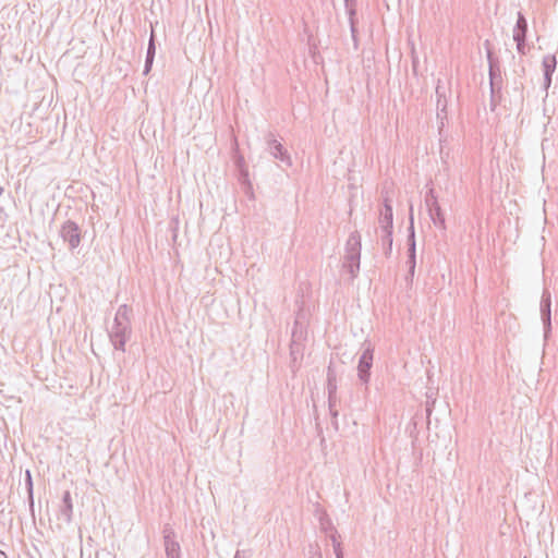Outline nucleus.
I'll return each instance as SVG.
<instances>
[{
    "label": "nucleus",
    "instance_id": "1",
    "mask_svg": "<svg viewBox=\"0 0 558 558\" xmlns=\"http://www.w3.org/2000/svg\"><path fill=\"white\" fill-rule=\"evenodd\" d=\"M63 235L69 241L72 247H75L80 243V232L78 228L72 223L68 222L63 227Z\"/></svg>",
    "mask_w": 558,
    "mask_h": 558
},
{
    "label": "nucleus",
    "instance_id": "2",
    "mask_svg": "<svg viewBox=\"0 0 558 558\" xmlns=\"http://www.w3.org/2000/svg\"><path fill=\"white\" fill-rule=\"evenodd\" d=\"M373 355L369 352H364L361 356L359 371L361 374L367 373L372 366Z\"/></svg>",
    "mask_w": 558,
    "mask_h": 558
},
{
    "label": "nucleus",
    "instance_id": "3",
    "mask_svg": "<svg viewBox=\"0 0 558 558\" xmlns=\"http://www.w3.org/2000/svg\"><path fill=\"white\" fill-rule=\"evenodd\" d=\"M544 68H545V75L546 80L549 83L550 78L549 75L554 72L556 68V59L555 57H547L544 59Z\"/></svg>",
    "mask_w": 558,
    "mask_h": 558
},
{
    "label": "nucleus",
    "instance_id": "4",
    "mask_svg": "<svg viewBox=\"0 0 558 558\" xmlns=\"http://www.w3.org/2000/svg\"><path fill=\"white\" fill-rule=\"evenodd\" d=\"M518 27H520L523 32L525 31L526 22H525V19L523 16H519V19H518Z\"/></svg>",
    "mask_w": 558,
    "mask_h": 558
},
{
    "label": "nucleus",
    "instance_id": "5",
    "mask_svg": "<svg viewBox=\"0 0 558 558\" xmlns=\"http://www.w3.org/2000/svg\"><path fill=\"white\" fill-rule=\"evenodd\" d=\"M153 49H154V43H153V37H151L150 43H149V49H148L149 54H151Z\"/></svg>",
    "mask_w": 558,
    "mask_h": 558
}]
</instances>
